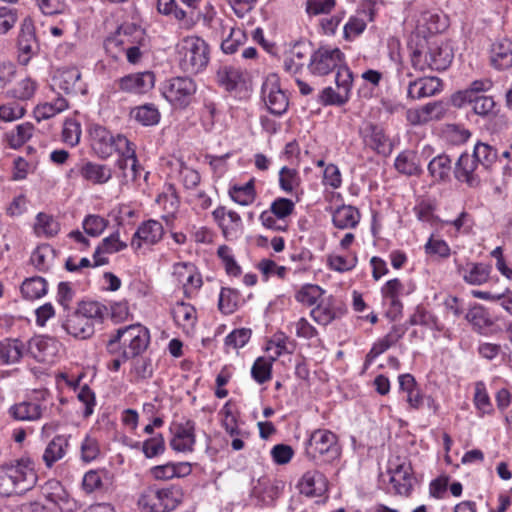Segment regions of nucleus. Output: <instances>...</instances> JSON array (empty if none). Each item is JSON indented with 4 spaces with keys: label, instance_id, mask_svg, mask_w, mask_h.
<instances>
[{
    "label": "nucleus",
    "instance_id": "bb28decb",
    "mask_svg": "<svg viewBox=\"0 0 512 512\" xmlns=\"http://www.w3.org/2000/svg\"><path fill=\"white\" fill-rule=\"evenodd\" d=\"M79 174L94 185H102L112 178V169L105 164L86 161L79 167Z\"/></svg>",
    "mask_w": 512,
    "mask_h": 512
},
{
    "label": "nucleus",
    "instance_id": "7c9ffc66",
    "mask_svg": "<svg viewBox=\"0 0 512 512\" xmlns=\"http://www.w3.org/2000/svg\"><path fill=\"white\" fill-rule=\"evenodd\" d=\"M412 468L410 464L401 463L394 469H390V482L396 492L401 495H408L412 489Z\"/></svg>",
    "mask_w": 512,
    "mask_h": 512
},
{
    "label": "nucleus",
    "instance_id": "393cba45",
    "mask_svg": "<svg viewBox=\"0 0 512 512\" xmlns=\"http://www.w3.org/2000/svg\"><path fill=\"white\" fill-rule=\"evenodd\" d=\"M298 488L301 494L308 497L322 496L327 490V479L317 470L307 471L301 478Z\"/></svg>",
    "mask_w": 512,
    "mask_h": 512
},
{
    "label": "nucleus",
    "instance_id": "4be33fe9",
    "mask_svg": "<svg viewBox=\"0 0 512 512\" xmlns=\"http://www.w3.org/2000/svg\"><path fill=\"white\" fill-rule=\"evenodd\" d=\"M62 328L71 336L77 339H87L94 334V324L86 317H83L76 310L67 314L62 323Z\"/></svg>",
    "mask_w": 512,
    "mask_h": 512
},
{
    "label": "nucleus",
    "instance_id": "bf43d9fd",
    "mask_svg": "<svg viewBox=\"0 0 512 512\" xmlns=\"http://www.w3.org/2000/svg\"><path fill=\"white\" fill-rule=\"evenodd\" d=\"M336 70L337 73L335 77V82L337 85V89L341 91L342 94H346L348 100L353 82L352 71L345 65V62Z\"/></svg>",
    "mask_w": 512,
    "mask_h": 512
},
{
    "label": "nucleus",
    "instance_id": "20e7f679",
    "mask_svg": "<svg viewBox=\"0 0 512 512\" xmlns=\"http://www.w3.org/2000/svg\"><path fill=\"white\" fill-rule=\"evenodd\" d=\"M181 502V494L174 488L148 487L138 499L142 512H170Z\"/></svg>",
    "mask_w": 512,
    "mask_h": 512
},
{
    "label": "nucleus",
    "instance_id": "1a4fd4ad",
    "mask_svg": "<svg viewBox=\"0 0 512 512\" xmlns=\"http://www.w3.org/2000/svg\"><path fill=\"white\" fill-rule=\"evenodd\" d=\"M196 92V84L190 77H173L163 86L164 97L174 105L186 107Z\"/></svg>",
    "mask_w": 512,
    "mask_h": 512
},
{
    "label": "nucleus",
    "instance_id": "f704fd0d",
    "mask_svg": "<svg viewBox=\"0 0 512 512\" xmlns=\"http://www.w3.org/2000/svg\"><path fill=\"white\" fill-rule=\"evenodd\" d=\"M338 312H340V309L335 307L334 299L329 297L326 301L322 300L315 308H313L310 315L315 322L326 326L338 317Z\"/></svg>",
    "mask_w": 512,
    "mask_h": 512
},
{
    "label": "nucleus",
    "instance_id": "f3484780",
    "mask_svg": "<svg viewBox=\"0 0 512 512\" xmlns=\"http://www.w3.org/2000/svg\"><path fill=\"white\" fill-rule=\"evenodd\" d=\"M361 135L364 143L378 154L388 155L391 153L392 144L381 126L368 122L361 129Z\"/></svg>",
    "mask_w": 512,
    "mask_h": 512
},
{
    "label": "nucleus",
    "instance_id": "e433bc0d",
    "mask_svg": "<svg viewBox=\"0 0 512 512\" xmlns=\"http://www.w3.org/2000/svg\"><path fill=\"white\" fill-rule=\"evenodd\" d=\"M21 293L28 300L39 299L47 293V282L40 276L28 278L21 285Z\"/></svg>",
    "mask_w": 512,
    "mask_h": 512
},
{
    "label": "nucleus",
    "instance_id": "473e14b6",
    "mask_svg": "<svg viewBox=\"0 0 512 512\" xmlns=\"http://www.w3.org/2000/svg\"><path fill=\"white\" fill-rule=\"evenodd\" d=\"M332 221L334 226L339 229L354 228L360 221V213L351 205H342L334 211Z\"/></svg>",
    "mask_w": 512,
    "mask_h": 512
},
{
    "label": "nucleus",
    "instance_id": "4c0bfd02",
    "mask_svg": "<svg viewBox=\"0 0 512 512\" xmlns=\"http://www.w3.org/2000/svg\"><path fill=\"white\" fill-rule=\"evenodd\" d=\"M131 116L143 126L156 125L160 120V113L153 104H145L132 109Z\"/></svg>",
    "mask_w": 512,
    "mask_h": 512
},
{
    "label": "nucleus",
    "instance_id": "a19ab883",
    "mask_svg": "<svg viewBox=\"0 0 512 512\" xmlns=\"http://www.w3.org/2000/svg\"><path fill=\"white\" fill-rule=\"evenodd\" d=\"M35 232L37 235H44L45 237H54L60 231V224L51 215L40 212L36 216Z\"/></svg>",
    "mask_w": 512,
    "mask_h": 512
},
{
    "label": "nucleus",
    "instance_id": "680f3d73",
    "mask_svg": "<svg viewBox=\"0 0 512 512\" xmlns=\"http://www.w3.org/2000/svg\"><path fill=\"white\" fill-rule=\"evenodd\" d=\"M142 451L147 458L161 455L165 451V441L162 434H157L143 442Z\"/></svg>",
    "mask_w": 512,
    "mask_h": 512
},
{
    "label": "nucleus",
    "instance_id": "a18cd8bd",
    "mask_svg": "<svg viewBox=\"0 0 512 512\" xmlns=\"http://www.w3.org/2000/svg\"><path fill=\"white\" fill-rule=\"evenodd\" d=\"M240 301V294L237 290L232 288H222L219 301L218 308L224 314H232Z\"/></svg>",
    "mask_w": 512,
    "mask_h": 512
},
{
    "label": "nucleus",
    "instance_id": "39448f33",
    "mask_svg": "<svg viewBox=\"0 0 512 512\" xmlns=\"http://www.w3.org/2000/svg\"><path fill=\"white\" fill-rule=\"evenodd\" d=\"M91 147L97 156L106 159L114 152L122 151L127 147L129 140L121 134L114 136L105 127L94 124L90 127Z\"/></svg>",
    "mask_w": 512,
    "mask_h": 512
},
{
    "label": "nucleus",
    "instance_id": "9d476101",
    "mask_svg": "<svg viewBox=\"0 0 512 512\" xmlns=\"http://www.w3.org/2000/svg\"><path fill=\"white\" fill-rule=\"evenodd\" d=\"M262 99L271 114L280 116L289 106L288 97L280 88L278 80L273 76L266 79L262 85Z\"/></svg>",
    "mask_w": 512,
    "mask_h": 512
},
{
    "label": "nucleus",
    "instance_id": "0eeeda50",
    "mask_svg": "<svg viewBox=\"0 0 512 512\" xmlns=\"http://www.w3.org/2000/svg\"><path fill=\"white\" fill-rule=\"evenodd\" d=\"M135 39H142V29L135 24L125 23L105 38L103 46L111 58L118 60Z\"/></svg>",
    "mask_w": 512,
    "mask_h": 512
},
{
    "label": "nucleus",
    "instance_id": "4d7b16f0",
    "mask_svg": "<svg viewBox=\"0 0 512 512\" xmlns=\"http://www.w3.org/2000/svg\"><path fill=\"white\" fill-rule=\"evenodd\" d=\"M322 294L323 290L319 286L307 284L297 292L295 298L298 302L306 306H312Z\"/></svg>",
    "mask_w": 512,
    "mask_h": 512
},
{
    "label": "nucleus",
    "instance_id": "603ef678",
    "mask_svg": "<svg viewBox=\"0 0 512 512\" xmlns=\"http://www.w3.org/2000/svg\"><path fill=\"white\" fill-rule=\"evenodd\" d=\"M108 225V220L99 215H88L83 220V229L91 237L100 236Z\"/></svg>",
    "mask_w": 512,
    "mask_h": 512
},
{
    "label": "nucleus",
    "instance_id": "aec40b11",
    "mask_svg": "<svg viewBox=\"0 0 512 512\" xmlns=\"http://www.w3.org/2000/svg\"><path fill=\"white\" fill-rule=\"evenodd\" d=\"M442 89V81L437 77H418L409 83L406 96L410 100L431 97Z\"/></svg>",
    "mask_w": 512,
    "mask_h": 512
},
{
    "label": "nucleus",
    "instance_id": "ddd939ff",
    "mask_svg": "<svg viewBox=\"0 0 512 512\" xmlns=\"http://www.w3.org/2000/svg\"><path fill=\"white\" fill-rule=\"evenodd\" d=\"M127 350L122 351L124 359H133L142 354L150 343V333L147 328L140 324L125 326Z\"/></svg>",
    "mask_w": 512,
    "mask_h": 512
},
{
    "label": "nucleus",
    "instance_id": "cd10ccee",
    "mask_svg": "<svg viewBox=\"0 0 512 512\" xmlns=\"http://www.w3.org/2000/svg\"><path fill=\"white\" fill-rule=\"evenodd\" d=\"M216 81L228 92L236 91L245 82L242 70L231 65H223L218 68Z\"/></svg>",
    "mask_w": 512,
    "mask_h": 512
},
{
    "label": "nucleus",
    "instance_id": "dca6fc26",
    "mask_svg": "<svg viewBox=\"0 0 512 512\" xmlns=\"http://www.w3.org/2000/svg\"><path fill=\"white\" fill-rule=\"evenodd\" d=\"M27 351L36 361L50 363L58 352V341L49 336H34L28 341Z\"/></svg>",
    "mask_w": 512,
    "mask_h": 512
},
{
    "label": "nucleus",
    "instance_id": "423d86ee",
    "mask_svg": "<svg viewBox=\"0 0 512 512\" xmlns=\"http://www.w3.org/2000/svg\"><path fill=\"white\" fill-rule=\"evenodd\" d=\"M344 61V53L339 48L321 46L311 54L308 69L312 75L325 76L339 68Z\"/></svg>",
    "mask_w": 512,
    "mask_h": 512
},
{
    "label": "nucleus",
    "instance_id": "7ed1b4c3",
    "mask_svg": "<svg viewBox=\"0 0 512 512\" xmlns=\"http://www.w3.org/2000/svg\"><path fill=\"white\" fill-rule=\"evenodd\" d=\"M180 69L188 74H197L209 63L210 49L200 37L188 36L176 47Z\"/></svg>",
    "mask_w": 512,
    "mask_h": 512
},
{
    "label": "nucleus",
    "instance_id": "37998d69",
    "mask_svg": "<svg viewBox=\"0 0 512 512\" xmlns=\"http://www.w3.org/2000/svg\"><path fill=\"white\" fill-rule=\"evenodd\" d=\"M175 322L183 327L193 326L196 321L195 308L185 302H178L172 309Z\"/></svg>",
    "mask_w": 512,
    "mask_h": 512
},
{
    "label": "nucleus",
    "instance_id": "09e8293b",
    "mask_svg": "<svg viewBox=\"0 0 512 512\" xmlns=\"http://www.w3.org/2000/svg\"><path fill=\"white\" fill-rule=\"evenodd\" d=\"M272 362L259 357L255 360L251 368L252 378L259 384H263L271 379Z\"/></svg>",
    "mask_w": 512,
    "mask_h": 512
},
{
    "label": "nucleus",
    "instance_id": "49530a36",
    "mask_svg": "<svg viewBox=\"0 0 512 512\" xmlns=\"http://www.w3.org/2000/svg\"><path fill=\"white\" fill-rule=\"evenodd\" d=\"M67 107V100L63 97H58L54 102L38 105L35 109V116L38 121L41 119H49L64 111Z\"/></svg>",
    "mask_w": 512,
    "mask_h": 512
},
{
    "label": "nucleus",
    "instance_id": "b1692460",
    "mask_svg": "<svg viewBox=\"0 0 512 512\" xmlns=\"http://www.w3.org/2000/svg\"><path fill=\"white\" fill-rule=\"evenodd\" d=\"M490 63L497 70L512 67V40L506 37L497 39L490 49Z\"/></svg>",
    "mask_w": 512,
    "mask_h": 512
},
{
    "label": "nucleus",
    "instance_id": "e2e57ef3",
    "mask_svg": "<svg viewBox=\"0 0 512 512\" xmlns=\"http://www.w3.org/2000/svg\"><path fill=\"white\" fill-rule=\"evenodd\" d=\"M245 40V33L241 29H232L229 36L222 41L221 49L225 54L235 53Z\"/></svg>",
    "mask_w": 512,
    "mask_h": 512
},
{
    "label": "nucleus",
    "instance_id": "5701e85b",
    "mask_svg": "<svg viewBox=\"0 0 512 512\" xmlns=\"http://www.w3.org/2000/svg\"><path fill=\"white\" fill-rule=\"evenodd\" d=\"M127 247L126 242L120 239L119 231H116L104 238L96 247L93 253V266L99 267L108 264L109 260L105 254H113L124 250Z\"/></svg>",
    "mask_w": 512,
    "mask_h": 512
},
{
    "label": "nucleus",
    "instance_id": "2eb2a0df",
    "mask_svg": "<svg viewBox=\"0 0 512 512\" xmlns=\"http://www.w3.org/2000/svg\"><path fill=\"white\" fill-rule=\"evenodd\" d=\"M47 407L38 399L24 400L15 403L8 409V415L16 421L34 422L42 419Z\"/></svg>",
    "mask_w": 512,
    "mask_h": 512
},
{
    "label": "nucleus",
    "instance_id": "c9c22d12",
    "mask_svg": "<svg viewBox=\"0 0 512 512\" xmlns=\"http://www.w3.org/2000/svg\"><path fill=\"white\" fill-rule=\"evenodd\" d=\"M24 344L18 339L0 341V359L5 364H14L23 356Z\"/></svg>",
    "mask_w": 512,
    "mask_h": 512
},
{
    "label": "nucleus",
    "instance_id": "69168bd1",
    "mask_svg": "<svg viewBox=\"0 0 512 512\" xmlns=\"http://www.w3.org/2000/svg\"><path fill=\"white\" fill-rule=\"evenodd\" d=\"M251 330L247 328L235 329L225 338V345L233 349L242 348L250 339Z\"/></svg>",
    "mask_w": 512,
    "mask_h": 512
},
{
    "label": "nucleus",
    "instance_id": "9b49d317",
    "mask_svg": "<svg viewBox=\"0 0 512 512\" xmlns=\"http://www.w3.org/2000/svg\"><path fill=\"white\" fill-rule=\"evenodd\" d=\"M51 86L54 90L63 91L67 95L85 94L87 91L81 73L75 67L57 70Z\"/></svg>",
    "mask_w": 512,
    "mask_h": 512
},
{
    "label": "nucleus",
    "instance_id": "de8ad7c7",
    "mask_svg": "<svg viewBox=\"0 0 512 512\" xmlns=\"http://www.w3.org/2000/svg\"><path fill=\"white\" fill-rule=\"evenodd\" d=\"M230 196L240 205H250L255 199L254 180L251 179L243 186H234L230 190Z\"/></svg>",
    "mask_w": 512,
    "mask_h": 512
},
{
    "label": "nucleus",
    "instance_id": "052dcab7",
    "mask_svg": "<svg viewBox=\"0 0 512 512\" xmlns=\"http://www.w3.org/2000/svg\"><path fill=\"white\" fill-rule=\"evenodd\" d=\"M408 323L411 326L421 325L434 328L437 325V318L423 307L417 306L415 312L410 316Z\"/></svg>",
    "mask_w": 512,
    "mask_h": 512
},
{
    "label": "nucleus",
    "instance_id": "0e129e2a",
    "mask_svg": "<svg viewBox=\"0 0 512 512\" xmlns=\"http://www.w3.org/2000/svg\"><path fill=\"white\" fill-rule=\"evenodd\" d=\"M100 454V447L98 441L87 435L81 443V459L84 462H91L95 460Z\"/></svg>",
    "mask_w": 512,
    "mask_h": 512
},
{
    "label": "nucleus",
    "instance_id": "774afa93",
    "mask_svg": "<svg viewBox=\"0 0 512 512\" xmlns=\"http://www.w3.org/2000/svg\"><path fill=\"white\" fill-rule=\"evenodd\" d=\"M218 256L222 259L226 272L231 276H238L241 273L240 266L236 263L231 250L228 246H220L217 251Z\"/></svg>",
    "mask_w": 512,
    "mask_h": 512
},
{
    "label": "nucleus",
    "instance_id": "3c124183",
    "mask_svg": "<svg viewBox=\"0 0 512 512\" xmlns=\"http://www.w3.org/2000/svg\"><path fill=\"white\" fill-rule=\"evenodd\" d=\"M367 26V20L365 17L357 11L356 15L351 16L348 22L344 25V37L347 40H351L359 36L365 30Z\"/></svg>",
    "mask_w": 512,
    "mask_h": 512
},
{
    "label": "nucleus",
    "instance_id": "4468645a",
    "mask_svg": "<svg viewBox=\"0 0 512 512\" xmlns=\"http://www.w3.org/2000/svg\"><path fill=\"white\" fill-rule=\"evenodd\" d=\"M118 89L128 94H145L155 84V75L151 71L125 75L116 82Z\"/></svg>",
    "mask_w": 512,
    "mask_h": 512
},
{
    "label": "nucleus",
    "instance_id": "f257e3e1",
    "mask_svg": "<svg viewBox=\"0 0 512 512\" xmlns=\"http://www.w3.org/2000/svg\"><path fill=\"white\" fill-rule=\"evenodd\" d=\"M411 64L414 69L424 72L427 69L435 71L446 70L454 57L451 46L439 40L436 36L429 38L416 36L415 46L411 45Z\"/></svg>",
    "mask_w": 512,
    "mask_h": 512
},
{
    "label": "nucleus",
    "instance_id": "6e6552de",
    "mask_svg": "<svg viewBox=\"0 0 512 512\" xmlns=\"http://www.w3.org/2000/svg\"><path fill=\"white\" fill-rule=\"evenodd\" d=\"M306 454L315 458L317 454L326 455L332 461L340 456L337 436L326 429L315 430L307 442Z\"/></svg>",
    "mask_w": 512,
    "mask_h": 512
},
{
    "label": "nucleus",
    "instance_id": "c756f323",
    "mask_svg": "<svg viewBox=\"0 0 512 512\" xmlns=\"http://www.w3.org/2000/svg\"><path fill=\"white\" fill-rule=\"evenodd\" d=\"M395 169L406 176H419L422 174L420 159L415 151L404 150L395 159Z\"/></svg>",
    "mask_w": 512,
    "mask_h": 512
},
{
    "label": "nucleus",
    "instance_id": "a878e982",
    "mask_svg": "<svg viewBox=\"0 0 512 512\" xmlns=\"http://www.w3.org/2000/svg\"><path fill=\"white\" fill-rule=\"evenodd\" d=\"M164 234V228L159 221L148 220L144 222L135 232L132 245L137 243V247L141 246V243L154 245L158 243Z\"/></svg>",
    "mask_w": 512,
    "mask_h": 512
},
{
    "label": "nucleus",
    "instance_id": "72a5a7b5",
    "mask_svg": "<svg viewBox=\"0 0 512 512\" xmlns=\"http://www.w3.org/2000/svg\"><path fill=\"white\" fill-rule=\"evenodd\" d=\"M42 496L51 504L63 509V504L68 502V494L62 484L55 480H48L41 487Z\"/></svg>",
    "mask_w": 512,
    "mask_h": 512
},
{
    "label": "nucleus",
    "instance_id": "2f4dec72",
    "mask_svg": "<svg viewBox=\"0 0 512 512\" xmlns=\"http://www.w3.org/2000/svg\"><path fill=\"white\" fill-rule=\"evenodd\" d=\"M458 271L468 284L481 285L488 280L491 266L484 263H468Z\"/></svg>",
    "mask_w": 512,
    "mask_h": 512
},
{
    "label": "nucleus",
    "instance_id": "6ab92c4d",
    "mask_svg": "<svg viewBox=\"0 0 512 512\" xmlns=\"http://www.w3.org/2000/svg\"><path fill=\"white\" fill-rule=\"evenodd\" d=\"M18 49L21 53L20 59L23 64H27L31 55L38 50V43L35 37V28L30 18H25L21 23L20 34L18 37Z\"/></svg>",
    "mask_w": 512,
    "mask_h": 512
},
{
    "label": "nucleus",
    "instance_id": "412c9836",
    "mask_svg": "<svg viewBox=\"0 0 512 512\" xmlns=\"http://www.w3.org/2000/svg\"><path fill=\"white\" fill-rule=\"evenodd\" d=\"M195 441V423L192 420H186L175 426L170 446L177 452H192Z\"/></svg>",
    "mask_w": 512,
    "mask_h": 512
},
{
    "label": "nucleus",
    "instance_id": "13d9d810",
    "mask_svg": "<svg viewBox=\"0 0 512 512\" xmlns=\"http://www.w3.org/2000/svg\"><path fill=\"white\" fill-rule=\"evenodd\" d=\"M107 353H121L127 350L128 341H126V334L124 327L118 328L115 333L111 334L105 343Z\"/></svg>",
    "mask_w": 512,
    "mask_h": 512
},
{
    "label": "nucleus",
    "instance_id": "5fc2aeb1",
    "mask_svg": "<svg viewBox=\"0 0 512 512\" xmlns=\"http://www.w3.org/2000/svg\"><path fill=\"white\" fill-rule=\"evenodd\" d=\"M81 137V125L75 119H67L64 122L63 130H62V140L70 145L76 146Z\"/></svg>",
    "mask_w": 512,
    "mask_h": 512
},
{
    "label": "nucleus",
    "instance_id": "8fccbe9b",
    "mask_svg": "<svg viewBox=\"0 0 512 512\" xmlns=\"http://www.w3.org/2000/svg\"><path fill=\"white\" fill-rule=\"evenodd\" d=\"M76 311L92 322V320H102L107 308L96 301H84L79 304Z\"/></svg>",
    "mask_w": 512,
    "mask_h": 512
},
{
    "label": "nucleus",
    "instance_id": "c85d7f7f",
    "mask_svg": "<svg viewBox=\"0 0 512 512\" xmlns=\"http://www.w3.org/2000/svg\"><path fill=\"white\" fill-rule=\"evenodd\" d=\"M69 439L70 436L67 435H56L47 444L42 456L46 467L51 468L66 455L69 448Z\"/></svg>",
    "mask_w": 512,
    "mask_h": 512
},
{
    "label": "nucleus",
    "instance_id": "58836bf2",
    "mask_svg": "<svg viewBox=\"0 0 512 512\" xmlns=\"http://www.w3.org/2000/svg\"><path fill=\"white\" fill-rule=\"evenodd\" d=\"M452 161L445 154L434 157L428 164L430 175L437 181H444L449 177Z\"/></svg>",
    "mask_w": 512,
    "mask_h": 512
},
{
    "label": "nucleus",
    "instance_id": "f8f14e48",
    "mask_svg": "<svg viewBox=\"0 0 512 512\" xmlns=\"http://www.w3.org/2000/svg\"><path fill=\"white\" fill-rule=\"evenodd\" d=\"M482 165L472 154L463 153L455 164V178L469 187H478L481 183Z\"/></svg>",
    "mask_w": 512,
    "mask_h": 512
},
{
    "label": "nucleus",
    "instance_id": "f03ea898",
    "mask_svg": "<svg viewBox=\"0 0 512 512\" xmlns=\"http://www.w3.org/2000/svg\"><path fill=\"white\" fill-rule=\"evenodd\" d=\"M38 476L33 460L22 457L0 466V495L9 497L31 490Z\"/></svg>",
    "mask_w": 512,
    "mask_h": 512
},
{
    "label": "nucleus",
    "instance_id": "c03bdc74",
    "mask_svg": "<svg viewBox=\"0 0 512 512\" xmlns=\"http://www.w3.org/2000/svg\"><path fill=\"white\" fill-rule=\"evenodd\" d=\"M37 89V83L30 77H26L19 81L12 89L7 91V96L18 100L31 99Z\"/></svg>",
    "mask_w": 512,
    "mask_h": 512
},
{
    "label": "nucleus",
    "instance_id": "79ce46f5",
    "mask_svg": "<svg viewBox=\"0 0 512 512\" xmlns=\"http://www.w3.org/2000/svg\"><path fill=\"white\" fill-rule=\"evenodd\" d=\"M472 155L482 165L483 170H488L498 158L497 150L482 142L474 146Z\"/></svg>",
    "mask_w": 512,
    "mask_h": 512
},
{
    "label": "nucleus",
    "instance_id": "864d4df0",
    "mask_svg": "<svg viewBox=\"0 0 512 512\" xmlns=\"http://www.w3.org/2000/svg\"><path fill=\"white\" fill-rule=\"evenodd\" d=\"M295 204L291 199L279 197L276 198L270 205L268 210L278 218V220H285L294 212Z\"/></svg>",
    "mask_w": 512,
    "mask_h": 512
},
{
    "label": "nucleus",
    "instance_id": "a211bd4d",
    "mask_svg": "<svg viewBox=\"0 0 512 512\" xmlns=\"http://www.w3.org/2000/svg\"><path fill=\"white\" fill-rule=\"evenodd\" d=\"M407 331V326L405 324L393 325L390 331L377 342H375L367 353L364 362V370H366L373 360L379 355L383 354L389 348L395 346L397 342L403 338Z\"/></svg>",
    "mask_w": 512,
    "mask_h": 512
},
{
    "label": "nucleus",
    "instance_id": "ea45409f",
    "mask_svg": "<svg viewBox=\"0 0 512 512\" xmlns=\"http://www.w3.org/2000/svg\"><path fill=\"white\" fill-rule=\"evenodd\" d=\"M33 131L34 126L29 122L17 125L14 130L6 134L9 146L13 149L21 147L32 137Z\"/></svg>",
    "mask_w": 512,
    "mask_h": 512
},
{
    "label": "nucleus",
    "instance_id": "338daca9",
    "mask_svg": "<svg viewBox=\"0 0 512 512\" xmlns=\"http://www.w3.org/2000/svg\"><path fill=\"white\" fill-rule=\"evenodd\" d=\"M318 101L322 105H344L347 102L346 94H342L341 91H335L331 87L324 88L318 96Z\"/></svg>",
    "mask_w": 512,
    "mask_h": 512
},
{
    "label": "nucleus",
    "instance_id": "6e6d98bb",
    "mask_svg": "<svg viewBox=\"0 0 512 512\" xmlns=\"http://www.w3.org/2000/svg\"><path fill=\"white\" fill-rule=\"evenodd\" d=\"M279 184L283 191L291 193L300 184L298 172L286 166L282 167L279 172Z\"/></svg>",
    "mask_w": 512,
    "mask_h": 512
}]
</instances>
